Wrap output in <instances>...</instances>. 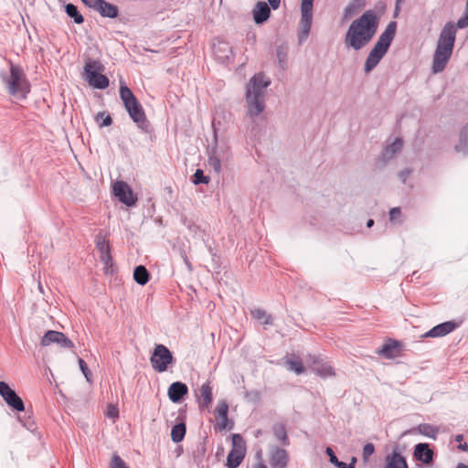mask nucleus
Here are the masks:
<instances>
[{
    "label": "nucleus",
    "instance_id": "1",
    "mask_svg": "<svg viewBox=\"0 0 468 468\" xmlns=\"http://www.w3.org/2000/svg\"><path fill=\"white\" fill-rule=\"evenodd\" d=\"M379 22L380 16L375 10H366L348 27L344 37L346 48L356 51L365 48L375 37Z\"/></svg>",
    "mask_w": 468,
    "mask_h": 468
},
{
    "label": "nucleus",
    "instance_id": "2",
    "mask_svg": "<svg viewBox=\"0 0 468 468\" xmlns=\"http://www.w3.org/2000/svg\"><path fill=\"white\" fill-rule=\"evenodd\" d=\"M271 85V80L263 72L255 74L246 85L247 114L254 119L265 109V90Z\"/></svg>",
    "mask_w": 468,
    "mask_h": 468
},
{
    "label": "nucleus",
    "instance_id": "3",
    "mask_svg": "<svg viewBox=\"0 0 468 468\" xmlns=\"http://www.w3.org/2000/svg\"><path fill=\"white\" fill-rule=\"evenodd\" d=\"M396 31L397 22L390 21L385 30L378 37L377 42L374 44L366 58L364 64V71L366 74L370 73L388 53L391 43L395 38Z\"/></svg>",
    "mask_w": 468,
    "mask_h": 468
},
{
    "label": "nucleus",
    "instance_id": "4",
    "mask_svg": "<svg viewBox=\"0 0 468 468\" xmlns=\"http://www.w3.org/2000/svg\"><path fill=\"white\" fill-rule=\"evenodd\" d=\"M10 74L6 72L1 73V79L6 87L9 95L18 99L25 100L30 92V83L23 69L9 60Z\"/></svg>",
    "mask_w": 468,
    "mask_h": 468
},
{
    "label": "nucleus",
    "instance_id": "5",
    "mask_svg": "<svg viewBox=\"0 0 468 468\" xmlns=\"http://www.w3.org/2000/svg\"><path fill=\"white\" fill-rule=\"evenodd\" d=\"M105 67L99 60L90 58L84 66V79L94 89L105 90L110 85L106 75L102 74Z\"/></svg>",
    "mask_w": 468,
    "mask_h": 468
},
{
    "label": "nucleus",
    "instance_id": "6",
    "mask_svg": "<svg viewBox=\"0 0 468 468\" xmlns=\"http://www.w3.org/2000/svg\"><path fill=\"white\" fill-rule=\"evenodd\" d=\"M152 367L159 373L167 370L168 367L176 363L173 353L163 344H156L150 357Z\"/></svg>",
    "mask_w": 468,
    "mask_h": 468
},
{
    "label": "nucleus",
    "instance_id": "7",
    "mask_svg": "<svg viewBox=\"0 0 468 468\" xmlns=\"http://www.w3.org/2000/svg\"><path fill=\"white\" fill-rule=\"evenodd\" d=\"M96 248L100 252V260L104 264V270L106 272H112L113 259L111 254V246L108 240L101 232H99L95 236L94 239Z\"/></svg>",
    "mask_w": 468,
    "mask_h": 468
},
{
    "label": "nucleus",
    "instance_id": "8",
    "mask_svg": "<svg viewBox=\"0 0 468 468\" xmlns=\"http://www.w3.org/2000/svg\"><path fill=\"white\" fill-rule=\"evenodd\" d=\"M0 396L13 410L18 412L25 410V404L22 399L5 381H0Z\"/></svg>",
    "mask_w": 468,
    "mask_h": 468
},
{
    "label": "nucleus",
    "instance_id": "9",
    "mask_svg": "<svg viewBox=\"0 0 468 468\" xmlns=\"http://www.w3.org/2000/svg\"><path fill=\"white\" fill-rule=\"evenodd\" d=\"M112 193L121 203L127 207H133L137 202V197L133 194L130 186L124 181H117L114 183Z\"/></svg>",
    "mask_w": 468,
    "mask_h": 468
},
{
    "label": "nucleus",
    "instance_id": "10",
    "mask_svg": "<svg viewBox=\"0 0 468 468\" xmlns=\"http://www.w3.org/2000/svg\"><path fill=\"white\" fill-rule=\"evenodd\" d=\"M130 118L136 124L137 128L144 133H152L153 127L151 122L147 120L145 112L141 103L134 107L126 110Z\"/></svg>",
    "mask_w": 468,
    "mask_h": 468
},
{
    "label": "nucleus",
    "instance_id": "11",
    "mask_svg": "<svg viewBox=\"0 0 468 468\" xmlns=\"http://www.w3.org/2000/svg\"><path fill=\"white\" fill-rule=\"evenodd\" d=\"M402 147L403 140L399 137H397L392 144L385 146L381 155L376 162V167L378 169L384 168L386 165L396 156L397 154L401 152Z\"/></svg>",
    "mask_w": 468,
    "mask_h": 468
},
{
    "label": "nucleus",
    "instance_id": "12",
    "mask_svg": "<svg viewBox=\"0 0 468 468\" xmlns=\"http://www.w3.org/2000/svg\"><path fill=\"white\" fill-rule=\"evenodd\" d=\"M51 344H57L60 347L72 349L73 342L62 332L48 330L41 338V346H47Z\"/></svg>",
    "mask_w": 468,
    "mask_h": 468
},
{
    "label": "nucleus",
    "instance_id": "13",
    "mask_svg": "<svg viewBox=\"0 0 468 468\" xmlns=\"http://www.w3.org/2000/svg\"><path fill=\"white\" fill-rule=\"evenodd\" d=\"M455 39H456L455 25L452 22H447L440 33L437 46L443 48V49L446 48V49L453 50Z\"/></svg>",
    "mask_w": 468,
    "mask_h": 468
},
{
    "label": "nucleus",
    "instance_id": "14",
    "mask_svg": "<svg viewBox=\"0 0 468 468\" xmlns=\"http://www.w3.org/2000/svg\"><path fill=\"white\" fill-rule=\"evenodd\" d=\"M313 23V8L301 7V19L299 23L298 42L302 45L306 41Z\"/></svg>",
    "mask_w": 468,
    "mask_h": 468
},
{
    "label": "nucleus",
    "instance_id": "15",
    "mask_svg": "<svg viewBox=\"0 0 468 468\" xmlns=\"http://www.w3.org/2000/svg\"><path fill=\"white\" fill-rule=\"evenodd\" d=\"M452 52L453 50L443 49V48L436 46L431 66V72L433 74L442 72L445 69Z\"/></svg>",
    "mask_w": 468,
    "mask_h": 468
},
{
    "label": "nucleus",
    "instance_id": "16",
    "mask_svg": "<svg viewBox=\"0 0 468 468\" xmlns=\"http://www.w3.org/2000/svg\"><path fill=\"white\" fill-rule=\"evenodd\" d=\"M215 414L217 418L220 419V422H218L215 425L216 431H224V430H232L234 428V421L232 420H229V405L225 400H220L215 410Z\"/></svg>",
    "mask_w": 468,
    "mask_h": 468
},
{
    "label": "nucleus",
    "instance_id": "17",
    "mask_svg": "<svg viewBox=\"0 0 468 468\" xmlns=\"http://www.w3.org/2000/svg\"><path fill=\"white\" fill-rule=\"evenodd\" d=\"M310 359L312 371L320 378H326L335 375L333 367L328 362H324L320 356H310Z\"/></svg>",
    "mask_w": 468,
    "mask_h": 468
},
{
    "label": "nucleus",
    "instance_id": "18",
    "mask_svg": "<svg viewBox=\"0 0 468 468\" xmlns=\"http://www.w3.org/2000/svg\"><path fill=\"white\" fill-rule=\"evenodd\" d=\"M402 345L399 341L395 339H388L382 346L377 351V354L382 356L387 359L396 358L400 356Z\"/></svg>",
    "mask_w": 468,
    "mask_h": 468
},
{
    "label": "nucleus",
    "instance_id": "19",
    "mask_svg": "<svg viewBox=\"0 0 468 468\" xmlns=\"http://www.w3.org/2000/svg\"><path fill=\"white\" fill-rule=\"evenodd\" d=\"M188 393V387L181 381L173 382L167 391L169 399L173 403H180Z\"/></svg>",
    "mask_w": 468,
    "mask_h": 468
},
{
    "label": "nucleus",
    "instance_id": "20",
    "mask_svg": "<svg viewBox=\"0 0 468 468\" xmlns=\"http://www.w3.org/2000/svg\"><path fill=\"white\" fill-rule=\"evenodd\" d=\"M458 327V324L454 321H447L439 324L424 334V337H442L452 333Z\"/></svg>",
    "mask_w": 468,
    "mask_h": 468
},
{
    "label": "nucleus",
    "instance_id": "21",
    "mask_svg": "<svg viewBox=\"0 0 468 468\" xmlns=\"http://www.w3.org/2000/svg\"><path fill=\"white\" fill-rule=\"evenodd\" d=\"M433 451L428 443L420 442L414 447V458L424 464H430L433 461Z\"/></svg>",
    "mask_w": 468,
    "mask_h": 468
},
{
    "label": "nucleus",
    "instance_id": "22",
    "mask_svg": "<svg viewBox=\"0 0 468 468\" xmlns=\"http://www.w3.org/2000/svg\"><path fill=\"white\" fill-rule=\"evenodd\" d=\"M212 128L213 141L215 145L212 146L210 150H208V165L215 170V172L219 173L221 169V163L218 154V132L215 121L212 122Z\"/></svg>",
    "mask_w": 468,
    "mask_h": 468
},
{
    "label": "nucleus",
    "instance_id": "23",
    "mask_svg": "<svg viewBox=\"0 0 468 468\" xmlns=\"http://www.w3.org/2000/svg\"><path fill=\"white\" fill-rule=\"evenodd\" d=\"M271 8L270 5L266 2H258L252 10L255 24H264L271 16Z\"/></svg>",
    "mask_w": 468,
    "mask_h": 468
},
{
    "label": "nucleus",
    "instance_id": "24",
    "mask_svg": "<svg viewBox=\"0 0 468 468\" xmlns=\"http://www.w3.org/2000/svg\"><path fill=\"white\" fill-rule=\"evenodd\" d=\"M288 461L289 457L285 450L276 447L271 451L270 460L271 468H286Z\"/></svg>",
    "mask_w": 468,
    "mask_h": 468
},
{
    "label": "nucleus",
    "instance_id": "25",
    "mask_svg": "<svg viewBox=\"0 0 468 468\" xmlns=\"http://www.w3.org/2000/svg\"><path fill=\"white\" fill-rule=\"evenodd\" d=\"M119 91L125 110L134 107L140 103L132 90L122 81L120 83Z\"/></svg>",
    "mask_w": 468,
    "mask_h": 468
},
{
    "label": "nucleus",
    "instance_id": "26",
    "mask_svg": "<svg viewBox=\"0 0 468 468\" xmlns=\"http://www.w3.org/2000/svg\"><path fill=\"white\" fill-rule=\"evenodd\" d=\"M384 468H409V465L406 458L394 449L390 454L387 455Z\"/></svg>",
    "mask_w": 468,
    "mask_h": 468
},
{
    "label": "nucleus",
    "instance_id": "27",
    "mask_svg": "<svg viewBox=\"0 0 468 468\" xmlns=\"http://www.w3.org/2000/svg\"><path fill=\"white\" fill-rule=\"evenodd\" d=\"M213 50L217 58L221 62L229 60L233 55L232 48L225 41H219L218 44H214Z\"/></svg>",
    "mask_w": 468,
    "mask_h": 468
},
{
    "label": "nucleus",
    "instance_id": "28",
    "mask_svg": "<svg viewBox=\"0 0 468 468\" xmlns=\"http://www.w3.org/2000/svg\"><path fill=\"white\" fill-rule=\"evenodd\" d=\"M200 399H198V407L200 410L207 409L213 399L212 388L210 387L209 382L204 383L200 389Z\"/></svg>",
    "mask_w": 468,
    "mask_h": 468
},
{
    "label": "nucleus",
    "instance_id": "29",
    "mask_svg": "<svg viewBox=\"0 0 468 468\" xmlns=\"http://www.w3.org/2000/svg\"><path fill=\"white\" fill-rule=\"evenodd\" d=\"M102 17L116 18L119 16V8L117 5L101 0L96 10Z\"/></svg>",
    "mask_w": 468,
    "mask_h": 468
},
{
    "label": "nucleus",
    "instance_id": "30",
    "mask_svg": "<svg viewBox=\"0 0 468 468\" xmlns=\"http://www.w3.org/2000/svg\"><path fill=\"white\" fill-rule=\"evenodd\" d=\"M284 365L288 370L293 371L296 375H301L305 370L302 359L294 355L292 356H285Z\"/></svg>",
    "mask_w": 468,
    "mask_h": 468
},
{
    "label": "nucleus",
    "instance_id": "31",
    "mask_svg": "<svg viewBox=\"0 0 468 468\" xmlns=\"http://www.w3.org/2000/svg\"><path fill=\"white\" fill-rule=\"evenodd\" d=\"M186 433V425L184 417H182L180 419V421L172 427L171 440L175 443H179L184 440Z\"/></svg>",
    "mask_w": 468,
    "mask_h": 468
},
{
    "label": "nucleus",
    "instance_id": "32",
    "mask_svg": "<svg viewBox=\"0 0 468 468\" xmlns=\"http://www.w3.org/2000/svg\"><path fill=\"white\" fill-rule=\"evenodd\" d=\"M458 153L468 154V122L461 129L459 133V143L454 146Z\"/></svg>",
    "mask_w": 468,
    "mask_h": 468
},
{
    "label": "nucleus",
    "instance_id": "33",
    "mask_svg": "<svg viewBox=\"0 0 468 468\" xmlns=\"http://www.w3.org/2000/svg\"><path fill=\"white\" fill-rule=\"evenodd\" d=\"M133 279L140 285H145L150 280V272L144 265H138L133 271Z\"/></svg>",
    "mask_w": 468,
    "mask_h": 468
},
{
    "label": "nucleus",
    "instance_id": "34",
    "mask_svg": "<svg viewBox=\"0 0 468 468\" xmlns=\"http://www.w3.org/2000/svg\"><path fill=\"white\" fill-rule=\"evenodd\" d=\"M250 315L253 319L258 320L264 325H271L273 318L271 314H267L265 310L256 308L250 311Z\"/></svg>",
    "mask_w": 468,
    "mask_h": 468
},
{
    "label": "nucleus",
    "instance_id": "35",
    "mask_svg": "<svg viewBox=\"0 0 468 468\" xmlns=\"http://www.w3.org/2000/svg\"><path fill=\"white\" fill-rule=\"evenodd\" d=\"M64 7L67 16L72 18L74 23L80 25L84 22V16L80 14L78 7L74 4H66Z\"/></svg>",
    "mask_w": 468,
    "mask_h": 468
},
{
    "label": "nucleus",
    "instance_id": "36",
    "mask_svg": "<svg viewBox=\"0 0 468 468\" xmlns=\"http://www.w3.org/2000/svg\"><path fill=\"white\" fill-rule=\"evenodd\" d=\"M365 5L364 0H352L344 9L343 19H349L354 14H356L360 8Z\"/></svg>",
    "mask_w": 468,
    "mask_h": 468
},
{
    "label": "nucleus",
    "instance_id": "37",
    "mask_svg": "<svg viewBox=\"0 0 468 468\" xmlns=\"http://www.w3.org/2000/svg\"><path fill=\"white\" fill-rule=\"evenodd\" d=\"M273 434L277 441H281L282 445H288L289 440L287 436L286 428L282 423H276L273 426Z\"/></svg>",
    "mask_w": 468,
    "mask_h": 468
},
{
    "label": "nucleus",
    "instance_id": "38",
    "mask_svg": "<svg viewBox=\"0 0 468 468\" xmlns=\"http://www.w3.org/2000/svg\"><path fill=\"white\" fill-rule=\"evenodd\" d=\"M232 448L230 452H236L245 454L246 453V442L243 437L239 433H234L231 436Z\"/></svg>",
    "mask_w": 468,
    "mask_h": 468
},
{
    "label": "nucleus",
    "instance_id": "39",
    "mask_svg": "<svg viewBox=\"0 0 468 468\" xmlns=\"http://www.w3.org/2000/svg\"><path fill=\"white\" fill-rule=\"evenodd\" d=\"M245 454L240 452H229L227 457L228 468H238L243 461Z\"/></svg>",
    "mask_w": 468,
    "mask_h": 468
},
{
    "label": "nucleus",
    "instance_id": "40",
    "mask_svg": "<svg viewBox=\"0 0 468 468\" xmlns=\"http://www.w3.org/2000/svg\"><path fill=\"white\" fill-rule=\"evenodd\" d=\"M419 432L422 435H425L427 437L435 439L438 434V429L431 424L428 423H421L419 424L417 427Z\"/></svg>",
    "mask_w": 468,
    "mask_h": 468
},
{
    "label": "nucleus",
    "instance_id": "41",
    "mask_svg": "<svg viewBox=\"0 0 468 468\" xmlns=\"http://www.w3.org/2000/svg\"><path fill=\"white\" fill-rule=\"evenodd\" d=\"M207 452L206 438L199 441L193 451V459L196 463H201Z\"/></svg>",
    "mask_w": 468,
    "mask_h": 468
},
{
    "label": "nucleus",
    "instance_id": "42",
    "mask_svg": "<svg viewBox=\"0 0 468 468\" xmlns=\"http://www.w3.org/2000/svg\"><path fill=\"white\" fill-rule=\"evenodd\" d=\"M276 56L280 67L285 69L287 64L288 46L284 44L278 46L276 48Z\"/></svg>",
    "mask_w": 468,
    "mask_h": 468
},
{
    "label": "nucleus",
    "instance_id": "43",
    "mask_svg": "<svg viewBox=\"0 0 468 468\" xmlns=\"http://www.w3.org/2000/svg\"><path fill=\"white\" fill-rule=\"evenodd\" d=\"M191 181L194 185L197 186L200 184H208L210 181V177L205 176L204 171L202 169H197L194 175L191 177Z\"/></svg>",
    "mask_w": 468,
    "mask_h": 468
},
{
    "label": "nucleus",
    "instance_id": "44",
    "mask_svg": "<svg viewBox=\"0 0 468 468\" xmlns=\"http://www.w3.org/2000/svg\"><path fill=\"white\" fill-rule=\"evenodd\" d=\"M95 121L98 122L101 119H102V122L99 123V127H109L112 124L113 121L112 116L109 113H106L105 112H100L95 115Z\"/></svg>",
    "mask_w": 468,
    "mask_h": 468
},
{
    "label": "nucleus",
    "instance_id": "45",
    "mask_svg": "<svg viewBox=\"0 0 468 468\" xmlns=\"http://www.w3.org/2000/svg\"><path fill=\"white\" fill-rule=\"evenodd\" d=\"M108 468H130L117 453H113Z\"/></svg>",
    "mask_w": 468,
    "mask_h": 468
},
{
    "label": "nucleus",
    "instance_id": "46",
    "mask_svg": "<svg viewBox=\"0 0 468 468\" xmlns=\"http://www.w3.org/2000/svg\"><path fill=\"white\" fill-rule=\"evenodd\" d=\"M78 363H79V366H80V369L83 373L86 380L89 383H91L92 382V373L89 369L87 363L82 358H80V357L78 358Z\"/></svg>",
    "mask_w": 468,
    "mask_h": 468
},
{
    "label": "nucleus",
    "instance_id": "47",
    "mask_svg": "<svg viewBox=\"0 0 468 468\" xmlns=\"http://www.w3.org/2000/svg\"><path fill=\"white\" fill-rule=\"evenodd\" d=\"M375 452V446L373 443L368 442L364 445L362 452V458L365 463H367L369 457Z\"/></svg>",
    "mask_w": 468,
    "mask_h": 468
},
{
    "label": "nucleus",
    "instance_id": "48",
    "mask_svg": "<svg viewBox=\"0 0 468 468\" xmlns=\"http://www.w3.org/2000/svg\"><path fill=\"white\" fill-rule=\"evenodd\" d=\"M107 418L112 419L113 421L119 418V409L117 406L113 404H109L107 406V410L105 412Z\"/></svg>",
    "mask_w": 468,
    "mask_h": 468
},
{
    "label": "nucleus",
    "instance_id": "49",
    "mask_svg": "<svg viewBox=\"0 0 468 468\" xmlns=\"http://www.w3.org/2000/svg\"><path fill=\"white\" fill-rule=\"evenodd\" d=\"M455 25V28H465L468 27V9L465 8L464 14L460 17Z\"/></svg>",
    "mask_w": 468,
    "mask_h": 468
},
{
    "label": "nucleus",
    "instance_id": "50",
    "mask_svg": "<svg viewBox=\"0 0 468 468\" xmlns=\"http://www.w3.org/2000/svg\"><path fill=\"white\" fill-rule=\"evenodd\" d=\"M245 398L248 399L249 400L257 402L261 399V393L258 390L247 391L245 394Z\"/></svg>",
    "mask_w": 468,
    "mask_h": 468
},
{
    "label": "nucleus",
    "instance_id": "51",
    "mask_svg": "<svg viewBox=\"0 0 468 468\" xmlns=\"http://www.w3.org/2000/svg\"><path fill=\"white\" fill-rule=\"evenodd\" d=\"M325 453L326 455L329 457V462L334 464V465H338V458L336 457L335 452L333 451L332 448L330 447H327L326 450H325Z\"/></svg>",
    "mask_w": 468,
    "mask_h": 468
},
{
    "label": "nucleus",
    "instance_id": "52",
    "mask_svg": "<svg viewBox=\"0 0 468 468\" xmlns=\"http://www.w3.org/2000/svg\"><path fill=\"white\" fill-rule=\"evenodd\" d=\"M81 2L90 8L97 10L100 4H101V0H81Z\"/></svg>",
    "mask_w": 468,
    "mask_h": 468
},
{
    "label": "nucleus",
    "instance_id": "53",
    "mask_svg": "<svg viewBox=\"0 0 468 468\" xmlns=\"http://www.w3.org/2000/svg\"><path fill=\"white\" fill-rule=\"evenodd\" d=\"M410 174H411V169L407 168V169H403V170L399 171L398 176L402 183H406V181Z\"/></svg>",
    "mask_w": 468,
    "mask_h": 468
},
{
    "label": "nucleus",
    "instance_id": "54",
    "mask_svg": "<svg viewBox=\"0 0 468 468\" xmlns=\"http://www.w3.org/2000/svg\"><path fill=\"white\" fill-rule=\"evenodd\" d=\"M256 457L259 459V462L256 464H254L252 468H267L266 464L261 459V452H257Z\"/></svg>",
    "mask_w": 468,
    "mask_h": 468
},
{
    "label": "nucleus",
    "instance_id": "55",
    "mask_svg": "<svg viewBox=\"0 0 468 468\" xmlns=\"http://www.w3.org/2000/svg\"><path fill=\"white\" fill-rule=\"evenodd\" d=\"M401 211L399 207H392L389 211V218L390 220H394L397 217L400 215Z\"/></svg>",
    "mask_w": 468,
    "mask_h": 468
},
{
    "label": "nucleus",
    "instance_id": "56",
    "mask_svg": "<svg viewBox=\"0 0 468 468\" xmlns=\"http://www.w3.org/2000/svg\"><path fill=\"white\" fill-rule=\"evenodd\" d=\"M376 7L378 8V12H379V15H378V16H380L381 15H383V14L385 13L386 8H387V5H386V4H385L384 2L379 1V2L377 4Z\"/></svg>",
    "mask_w": 468,
    "mask_h": 468
},
{
    "label": "nucleus",
    "instance_id": "57",
    "mask_svg": "<svg viewBox=\"0 0 468 468\" xmlns=\"http://www.w3.org/2000/svg\"><path fill=\"white\" fill-rule=\"evenodd\" d=\"M314 0H302L301 7H303V8H314Z\"/></svg>",
    "mask_w": 468,
    "mask_h": 468
},
{
    "label": "nucleus",
    "instance_id": "58",
    "mask_svg": "<svg viewBox=\"0 0 468 468\" xmlns=\"http://www.w3.org/2000/svg\"><path fill=\"white\" fill-rule=\"evenodd\" d=\"M269 2V5L273 9V10H276L279 8L280 6V4H281V0H268Z\"/></svg>",
    "mask_w": 468,
    "mask_h": 468
},
{
    "label": "nucleus",
    "instance_id": "59",
    "mask_svg": "<svg viewBox=\"0 0 468 468\" xmlns=\"http://www.w3.org/2000/svg\"><path fill=\"white\" fill-rule=\"evenodd\" d=\"M335 466L337 468H355V466H353V464H348L342 461H339L338 465H335Z\"/></svg>",
    "mask_w": 468,
    "mask_h": 468
},
{
    "label": "nucleus",
    "instance_id": "60",
    "mask_svg": "<svg viewBox=\"0 0 468 468\" xmlns=\"http://www.w3.org/2000/svg\"><path fill=\"white\" fill-rule=\"evenodd\" d=\"M458 449H459V450H461V451H463V452H466V451L468 450V444H467L466 442H464V443H462V442H461V443L458 445Z\"/></svg>",
    "mask_w": 468,
    "mask_h": 468
},
{
    "label": "nucleus",
    "instance_id": "61",
    "mask_svg": "<svg viewBox=\"0 0 468 468\" xmlns=\"http://www.w3.org/2000/svg\"><path fill=\"white\" fill-rule=\"evenodd\" d=\"M454 440H455V441H458V442H460V443H461V442H462V441L463 440V434H457V435L455 436V439H454Z\"/></svg>",
    "mask_w": 468,
    "mask_h": 468
},
{
    "label": "nucleus",
    "instance_id": "62",
    "mask_svg": "<svg viewBox=\"0 0 468 468\" xmlns=\"http://www.w3.org/2000/svg\"><path fill=\"white\" fill-rule=\"evenodd\" d=\"M399 10H400V7L398 6V5H395V11H394V17L398 16Z\"/></svg>",
    "mask_w": 468,
    "mask_h": 468
},
{
    "label": "nucleus",
    "instance_id": "63",
    "mask_svg": "<svg viewBox=\"0 0 468 468\" xmlns=\"http://www.w3.org/2000/svg\"><path fill=\"white\" fill-rule=\"evenodd\" d=\"M374 225V220L372 218H369L367 222V227L371 228Z\"/></svg>",
    "mask_w": 468,
    "mask_h": 468
},
{
    "label": "nucleus",
    "instance_id": "64",
    "mask_svg": "<svg viewBox=\"0 0 468 468\" xmlns=\"http://www.w3.org/2000/svg\"><path fill=\"white\" fill-rule=\"evenodd\" d=\"M456 468H468V466L463 463H459L457 464Z\"/></svg>",
    "mask_w": 468,
    "mask_h": 468
}]
</instances>
